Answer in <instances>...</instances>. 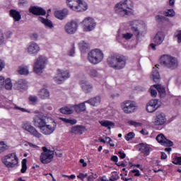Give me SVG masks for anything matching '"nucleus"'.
Here are the masks:
<instances>
[{
    "mask_svg": "<svg viewBox=\"0 0 181 181\" xmlns=\"http://www.w3.org/2000/svg\"><path fill=\"white\" fill-rule=\"evenodd\" d=\"M151 97H156L158 95V91L155 89H151Z\"/></svg>",
    "mask_w": 181,
    "mask_h": 181,
    "instance_id": "nucleus-58",
    "label": "nucleus"
},
{
    "mask_svg": "<svg viewBox=\"0 0 181 181\" xmlns=\"http://www.w3.org/2000/svg\"><path fill=\"white\" fill-rule=\"evenodd\" d=\"M134 138H135V133L134 132H129L124 136L126 141H131V139H134Z\"/></svg>",
    "mask_w": 181,
    "mask_h": 181,
    "instance_id": "nucleus-42",
    "label": "nucleus"
},
{
    "mask_svg": "<svg viewBox=\"0 0 181 181\" xmlns=\"http://www.w3.org/2000/svg\"><path fill=\"white\" fill-rule=\"evenodd\" d=\"M5 43V37L4 36V32L0 29V46Z\"/></svg>",
    "mask_w": 181,
    "mask_h": 181,
    "instance_id": "nucleus-46",
    "label": "nucleus"
},
{
    "mask_svg": "<svg viewBox=\"0 0 181 181\" xmlns=\"http://www.w3.org/2000/svg\"><path fill=\"white\" fill-rule=\"evenodd\" d=\"M86 131H87V129L85 126L76 125L71 127L70 133L74 135H83Z\"/></svg>",
    "mask_w": 181,
    "mask_h": 181,
    "instance_id": "nucleus-19",
    "label": "nucleus"
},
{
    "mask_svg": "<svg viewBox=\"0 0 181 181\" xmlns=\"http://www.w3.org/2000/svg\"><path fill=\"white\" fill-rule=\"evenodd\" d=\"M63 176L64 177H68L71 180H74V179H76V175L74 174H72L71 175H64Z\"/></svg>",
    "mask_w": 181,
    "mask_h": 181,
    "instance_id": "nucleus-57",
    "label": "nucleus"
},
{
    "mask_svg": "<svg viewBox=\"0 0 181 181\" xmlns=\"http://www.w3.org/2000/svg\"><path fill=\"white\" fill-rule=\"evenodd\" d=\"M1 162L8 169H13L18 168L19 165V158L16 153H8L1 158Z\"/></svg>",
    "mask_w": 181,
    "mask_h": 181,
    "instance_id": "nucleus-4",
    "label": "nucleus"
},
{
    "mask_svg": "<svg viewBox=\"0 0 181 181\" xmlns=\"http://www.w3.org/2000/svg\"><path fill=\"white\" fill-rule=\"evenodd\" d=\"M80 86L83 91L85 92L86 94H88V93H91V91H93V85L87 82V81H85V80L81 81Z\"/></svg>",
    "mask_w": 181,
    "mask_h": 181,
    "instance_id": "nucleus-21",
    "label": "nucleus"
},
{
    "mask_svg": "<svg viewBox=\"0 0 181 181\" xmlns=\"http://www.w3.org/2000/svg\"><path fill=\"white\" fill-rule=\"evenodd\" d=\"M100 124L102 127H105V128H108V129H110L111 127H114L115 125L114 122L108 120L101 121Z\"/></svg>",
    "mask_w": 181,
    "mask_h": 181,
    "instance_id": "nucleus-32",
    "label": "nucleus"
},
{
    "mask_svg": "<svg viewBox=\"0 0 181 181\" xmlns=\"http://www.w3.org/2000/svg\"><path fill=\"white\" fill-rule=\"evenodd\" d=\"M104 59V53L99 49L91 50L88 54V59L92 64H98Z\"/></svg>",
    "mask_w": 181,
    "mask_h": 181,
    "instance_id": "nucleus-5",
    "label": "nucleus"
},
{
    "mask_svg": "<svg viewBox=\"0 0 181 181\" xmlns=\"http://www.w3.org/2000/svg\"><path fill=\"white\" fill-rule=\"evenodd\" d=\"M156 67V68H155ZM155 67L153 68L152 76L153 80L155 83H158L160 79V75L159 74V71L157 69H159V64H156Z\"/></svg>",
    "mask_w": 181,
    "mask_h": 181,
    "instance_id": "nucleus-26",
    "label": "nucleus"
},
{
    "mask_svg": "<svg viewBox=\"0 0 181 181\" xmlns=\"http://www.w3.org/2000/svg\"><path fill=\"white\" fill-rule=\"evenodd\" d=\"M59 111L62 114H66L67 115H70V114H73V110L67 107H62Z\"/></svg>",
    "mask_w": 181,
    "mask_h": 181,
    "instance_id": "nucleus-38",
    "label": "nucleus"
},
{
    "mask_svg": "<svg viewBox=\"0 0 181 181\" xmlns=\"http://www.w3.org/2000/svg\"><path fill=\"white\" fill-rule=\"evenodd\" d=\"M30 37L32 40H37L39 35H37V33H33L30 35Z\"/></svg>",
    "mask_w": 181,
    "mask_h": 181,
    "instance_id": "nucleus-54",
    "label": "nucleus"
},
{
    "mask_svg": "<svg viewBox=\"0 0 181 181\" xmlns=\"http://www.w3.org/2000/svg\"><path fill=\"white\" fill-rule=\"evenodd\" d=\"M100 181H108V179H107V177L105 175H103V177H99Z\"/></svg>",
    "mask_w": 181,
    "mask_h": 181,
    "instance_id": "nucleus-63",
    "label": "nucleus"
},
{
    "mask_svg": "<svg viewBox=\"0 0 181 181\" xmlns=\"http://www.w3.org/2000/svg\"><path fill=\"white\" fill-rule=\"evenodd\" d=\"M5 86V78L4 76H0V89L4 88Z\"/></svg>",
    "mask_w": 181,
    "mask_h": 181,
    "instance_id": "nucleus-51",
    "label": "nucleus"
},
{
    "mask_svg": "<svg viewBox=\"0 0 181 181\" xmlns=\"http://www.w3.org/2000/svg\"><path fill=\"white\" fill-rule=\"evenodd\" d=\"M5 36L6 37V39H11V37L12 36V31H6L5 33Z\"/></svg>",
    "mask_w": 181,
    "mask_h": 181,
    "instance_id": "nucleus-59",
    "label": "nucleus"
},
{
    "mask_svg": "<svg viewBox=\"0 0 181 181\" xmlns=\"http://www.w3.org/2000/svg\"><path fill=\"white\" fill-rule=\"evenodd\" d=\"M28 100L31 104H36V103H37V96L30 95L28 98Z\"/></svg>",
    "mask_w": 181,
    "mask_h": 181,
    "instance_id": "nucleus-43",
    "label": "nucleus"
},
{
    "mask_svg": "<svg viewBox=\"0 0 181 181\" xmlns=\"http://www.w3.org/2000/svg\"><path fill=\"white\" fill-rule=\"evenodd\" d=\"M111 160H112V162H115V163H117L118 162V156H112Z\"/></svg>",
    "mask_w": 181,
    "mask_h": 181,
    "instance_id": "nucleus-61",
    "label": "nucleus"
},
{
    "mask_svg": "<svg viewBox=\"0 0 181 181\" xmlns=\"http://www.w3.org/2000/svg\"><path fill=\"white\" fill-rule=\"evenodd\" d=\"M156 141L158 144H160L163 146H167L168 148H170V146H173V143L172 141L168 139L163 134H158L156 138Z\"/></svg>",
    "mask_w": 181,
    "mask_h": 181,
    "instance_id": "nucleus-18",
    "label": "nucleus"
},
{
    "mask_svg": "<svg viewBox=\"0 0 181 181\" xmlns=\"http://www.w3.org/2000/svg\"><path fill=\"white\" fill-rule=\"evenodd\" d=\"M86 104H87V102L84 101L83 103L76 105L74 107L76 112H77V114L84 112V111L87 110V108L86 107Z\"/></svg>",
    "mask_w": 181,
    "mask_h": 181,
    "instance_id": "nucleus-28",
    "label": "nucleus"
},
{
    "mask_svg": "<svg viewBox=\"0 0 181 181\" xmlns=\"http://www.w3.org/2000/svg\"><path fill=\"white\" fill-rule=\"evenodd\" d=\"M38 21L43 23L47 28H49V29L53 28V23L52 21L49 19L44 18L43 17H38Z\"/></svg>",
    "mask_w": 181,
    "mask_h": 181,
    "instance_id": "nucleus-29",
    "label": "nucleus"
},
{
    "mask_svg": "<svg viewBox=\"0 0 181 181\" xmlns=\"http://www.w3.org/2000/svg\"><path fill=\"white\" fill-rule=\"evenodd\" d=\"M9 16L13 18L14 22H19L22 19L21 13L16 9H11L9 11Z\"/></svg>",
    "mask_w": 181,
    "mask_h": 181,
    "instance_id": "nucleus-22",
    "label": "nucleus"
},
{
    "mask_svg": "<svg viewBox=\"0 0 181 181\" xmlns=\"http://www.w3.org/2000/svg\"><path fill=\"white\" fill-rule=\"evenodd\" d=\"M150 149L151 148L146 146V144H139V151L140 152H141V153H144V156H149V153H151Z\"/></svg>",
    "mask_w": 181,
    "mask_h": 181,
    "instance_id": "nucleus-27",
    "label": "nucleus"
},
{
    "mask_svg": "<svg viewBox=\"0 0 181 181\" xmlns=\"http://www.w3.org/2000/svg\"><path fill=\"white\" fill-rule=\"evenodd\" d=\"M130 173H134V176L136 177L141 176V173H139V170H138V169L131 170Z\"/></svg>",
    "mask_w": 181,
    "mask_h": 181,
    "instance_id": "nucleus-49",
    "label": "nucleus"
},
{
    "mask_svg": "<svg viewBox=\"0 0 181 181\" xmlns=\"http://www.w3.org/2000/svg\"><path fill=\"white\" fill-rule=\"evenodd\" d=\"M163 15L168 18H173L176 15V13L173 9H168L167 11H164Z\"/></svg>",
    "mask_w": 181,
    "mask_h": 181,
    "instance_id": "nucleus-37",
    "label": "nucleus"
},
{
    "mask_svg": "<svg viewBox=\"0 0 181 181\" xmlns=\"http://www.w3.org/2000/svg\"><path fill=\"white\" fill-rule=\"evenodd\" d=\"M29 12L30 13H33V15H36L37 16H45V15H46L45 10L41 7L31 6L29 8Z\"/></svg>",
    "mask_w": 181,
    "mask_h": 181,
    "instance_id": "nucleus-20",
    "label": "nucleus"
},
{
    "mask_svg": "<svg viewBox=\"0 0 181 181\" xmlns=\"http://www.w3.org/2000/svg\"><path fill=\"white\" fill-rule=\"evenodd\" d=\"M47 117L43 115H37L33 117V124L36 128H39L41 134L43 135H52L57 127V123L54 119H51V122L48 123L46 120Z\"/></svg>",
    "mask_w": 181,
    "mask_h": 181,
    "instance_id": "nucleus-1",
    "label": "nucleus"
},
{
    "mask_svg": "<svg viewBox=\"0 0 181 181\" xmlns=\"http://www.w3.org/2000/svg\"><path fill=\"white\" fill-rule=\"evenodd\" d=\"M69 15V10L66 8H64L62 11H57L54 12V16L57 19H59L60 21H63L66 16Z\"/></svg>",
    "mask_w": 181,
    "mask_h": 181,
    "instance_id": "nucleus-23",
    "label": "nucleus"
},
{
    "mask_svg": "<svg viewBox=\"0 0 181 181\" xmlns=\"http://www.w3.org/2000/svg\"><path fill=\"white\" fill-rule=\"evenodd\" d=\"M71 9L75 12H84L88 9V5L83 0H78L76 5H74Z\"/></svg>",
    "mask_w": 181,
    "mask_h": 181,
    "instance_id": "nucleus-16",
    "label": "nucleus"
},
{
    "mask_svg": "<svg viewBox=\"0 0 181 181\" xmlns=\"http://www.w3.org/2000/svg\"><path fill=\"white\" fill-rule=\"evenodd\" d=\"M132 36H134V34L131 33H127L125 34H123V37L126 40H129V39H132Z\"/></svg>",
    "mask_w": 181,
    "mask_h": 181,
    "instance_id": "nucleus-47",
    "label": "nucleus"
},
{
    "mask_svg": "<svg viewBox=\"0 0 181 181\" xmlns=\"http://www.w3.org/2000/svg\"><path fill=\"white\" fill-rule=\"evenodd\" d=\"M134 3L131 0H125L124 2L121 1L116 4L115 7V13L122 18H127L134 15Z\"/></svg>",
    "mask_w": 181,
    "mask_h": 181,
    "instance_id": "nucleus-2",
    "label": "nucleus"
},
{
    "mask_svg": "<svg viewBox=\"0 0 181 181\" xmlns=\"http://www.w3.org/2000/svg\"><path fill=\"white\" fill-rule=\"evenodd\" d=\"M98 74V73L97 72V70L91 68L89 70V75L90 76V77H97V75Z\"/></svg>",
    "mask_w": 181,
    "mask_h": 181,
    "instance_id": "nucleus-44",
    "label": "nucleus"
},
{
    "mask_svg": "<svg viewBox=\"0 0 181 181\" xmlns=\"http://www.w3.org/2000/svg\"><path fill=\"white\" fill-rule=\"evenodd\" d=\"M154 87L156 88L160 95H165L166 94V90L161 85H154Z\"/></svg>",
    "mask_w": 181,
    "mask_h": 181,
    "instance_id": "nucleus-33",
    "label": "nucleus"
},
{
    "mask_svg": "<svg viewBox=\"0 0 181 181\" xmlns=\"http://www.w3.org/2000/svg\"><path fill=\"white\" fill-rule=\"evenodd\" d=\"M127 60H128L127 57L120 54H114L107 58V63L115 70H122L127 65Z\"/></svg>",
    "mask_w": 181,
    "mask_h": 181,
    "instance_id": "nucleus-3",
    "label": "nucleus"
},
{
    "mask_svg": "<svg viewBox=\"0 0 181 181\" xmlns=\"http://www.w3.org/2000/svg\"><path fill=\"white\" fill-rule=\"evenodd\" d=\"M5 69V62L0 59V71H2Z\"/></svg>",
    "mask_w": 181,
    "mask_h": 181,
    "instance_id": "nucleus-55",
    "label": "nucleus"
},
{
    "mask_svg": "<svg viewBox=\"0 0 181 181\" xmlns=\"http://www.w3.org/2000/svg\"><path fill=\"white\" fill-rule=\"evenodd\" d=\"M166 115L163 112L158 113L154 117L153 124L157 127H162V125H165L166 124Z\"/></svg>",
    "mask_w": 181,
    "mask_h": 181,
    "instance_id": "nucleus-15",
    "label": "nucleus"
},
{
    "mask_svg": "<svg viewBox=\"0 0 181 181\" xmlns=\"http://www.w3.org/2000/svg\"><path fill=\"white\" fill-rule=\"evenodd\" d=\"M132 30L134 33V34L136 35V37L137 38L139 37L140 33H139V30H138V28L132 26Z\"/></svg>",
    "mask_w": 181,
    "mask_h": 181,
    "instance_id": "nucleus-45",
    "label": "nucleus"
},
{
    "mask_svg": "<svg viewBox=\"0 0 181 181\" xmlns=\"http://www.w3.org/2000/svg\"><path fill=\"white\" fill-rule=\"evenodd\" d=\"M78 24L75 21H71L65 25L64 29L68 35H74L77 32Z\"/></svg>",
    "mask_w": 181,
    "mask_h": 181,
    "instance_id": "nucleus-14",
    "label": "nucleus"
},
{
    "mask_svg": "<svg viewBox=\"0 0 181 181\" xmlns=\"http://www.w3.org/2000/svg\"><path fill=\"white\" fill-rule=\"evenodd\" d=\"M58 76L54 78V80L57 84H63L64 80L70 78V72L68 70L63 71L61 69L57 70Z\"/></svg>",
    "mask_w": 181,
    "mask_h": 181,
    "instance_id": "nucleus-9",
    "label": "nucleus"
},
{
    "mask_svg": "<svg viewBox=\"0 0 181 181\" xmlns=\"http://www.w3.org/2000/svg\"><path fill=\"white\" fill-rule=\"evenodd\" d=\"M18 73L21 76H26L27 74H29V70H28V68H26V67L21 66L19 68Z\"/></svg>",
    "mask_w": 181,
    "mask_h": 181,
    "instance_id": "nucleus-40",
    "label": "nucleus"
},
{
    "mask_svg": "<svg viewBox=\"0 0 181 181\" xmlns=\"http://www.w3.org/2000/svg\"><path fill=\"white\" fill-rule=\"evenodd\" d=\"M128 124H129V125H131V126L135 127H139V125H141V123L136 122L133 121V120L129 121V122H128Z\"/></svg>",
    "mask_w": 181,
    "mask_h": 181,
    "instance_id": "nucleus-50",
    "label": "nucleus"
},
{
    "mask_svg": "<svg viewBox=\"0 0 181 181\" xmlns=\"http://www.w3.org/2000/svg\"><path fill=\"white\" fill-rule=\"evenodd\" d=\"M163 33L159 31L156 33L154 37V42L156 45H161L162 42H163Z\"/></svg>",
    "mask_w": 181,
    "mask_h": 181,
    "instance_id": "nucleus-30",
    "label": "nucleus"
},
{
    "mask_svg": "<svg viewBox=\"0 0 181 181\" xmlns=\"http://www.w3.org/2000/svg\"><path fill=\"white\" fill-rule=\"evenodd\" d=\"M88 175L87 173H79L77 175L78 179H81V180H84V179H86V177H88Z\"/></svg>",
    "mask_w": 181,
    "mask_h": 181,
    "instance_id": "nucleus-48",
    "label": "nucleus"
},
{
    "mask_svg": "<svg viewBox=\"0 0 181 181\" xmlns=\"http://www.w3.org/2000/svg\"><path fill=\"white\" fill-rule=\"evenodd\" d=\"M86 103H87V104H90V105H93V107H97V105H100V104H101V96L91 98L90 99L86 100Z\"/></svg>",
    "mask_w": 181,
    "mask_h": 181,
    "instance_id": "nucleus-24",
    "label": "nucleus"
},
{
    "mask_svg": "<svg viewBox=\"0 0 181 181\" xmlns=\"http://www.w3.org/2000/svg\"><path fill=\"white\" fill-rule=\"evenodd\" d=\"M163 19H165V16H163L160 15H158L156 16V22H162V21H163Z\"/></svg>",
    "mask_w": 181,
    "mask_h": 181,
    "instance_id": "nucleus-52",
    "label": "nucleus"
},
{
    "mask_svg": "<svg viewBox=\"0 0 181 181\" xmlns=\"http://www.w3.org/2000/svg\"><path fill=\"white\" fill-rule=\"evenodd\" d=\"M178 43H181V31L177 35Z\"/></svg>",
    "mask_w": 181,
    "mask_h": 181,
    "instance_id": "nucleus-64",
    "label": "nucleus"
},
{
    "mask_svg": "<svg viewBox=\"0 0 181 181\" xmlns=\"http://www.w3.org/2000/svg\"><path fill=\"white\" fill-rule=\"evenodd\" d=\"M118 153L120 159H125V158H127V154H125V153L119 151Z\"/></svg>",
    "mask_w": 181,
    "mask_h": 181,
    "instance_id": "nucleus-56",
    "label": "nucleus"
},
{
    "mask_svg": "<svg viewBox=\"0 0 181 181\" xmlns=\"http://www.w3.org/2000/svg\"><path fill=\"white\" fill-rule=\"evenodd\" d=\"M160 63L164 67L170 70H175V69L177 68V60L172 56L163 55L160 59Z\"/></svg>",
    "mask_w": 181,
    "mask_h": 181,
    "instance_id": "nucleus-6",
    "label": "nucleus"
},
{
    "mask_svg": "<svg viewBox=\"0 0 181 181\" xmlns=\"http://www.w3.org/2000/svg\"><path fill=\"white\" fill-rule=\"evenodd\" d=\"M83 30L84 32H91L95 28L97 23L94 21V19L90 17L86 18L83 21Z\"/></svg>",
    "mask_w": 181,
    "mask_h": 181,
    "instance_id": "nucleus-11",
    "label": "nucleus"
},
{
    "mask_svg": "<svg viewBox=\"0 0 181 181\" xmlns=\"http://www.w3.org/2000/svg\"><path fill=\"white\" fill-rule=\"evenodd\" d=\"M28 53L29 54H33V56H36L40 51V47H39V45L35 42H30L26 49Z\"/></svg>",
    "mask_w": 181,
    "mask_h": 181,
    "instance_id": "nucleus-17",
    "label": "nucleus"
},
{
    "mask_svg": "<svg viewBox=\"0 0 181 181\" xmlns=\"http://www.w3.org/2000/svg\"><path fill=\"white\" fill-rule=\"evenodd\" d=\"M28 146H30V148H33V149H36V148H37V146L35 144H33V143L28 142Z\"/></svg>",
    "mask_w": 181,
    "mask_h": 181,
    "instance_id": "nucleus-62",
    "label": "nucleus"
},
{
    "mask_svg": "<svg viewBox=\"0 0 181 181\" xmlns=\"http://www.w3.org/2000/svg\"><path fill=\"white\" fill-rule=\"evenodd\" d=\"M6 90H12V81L11 78H7L4 81V86Z\"/></svg>",
    "mask_w": 181,
    "mask_h": 181,
    "instance_id": "nucleus-36",
    "label": "nucleus"
},
{
    "mask_svg": "<svg viewBox=\"0 0 181 181\" xmlns=\"http://www.w3.org/2000/svg\"><path fill=\"white\" fill-rule=\"evenodd\" d=\"M14 86L18 90H25L28 87V82L25 79H19Z\"/></svg>",
    "mask_w": 181,
    "mask_h": 181,
    "instance_id": "nucleus-25",
    "label": "nucleus"
},
{
    "mask_svg": "<svg viewBox=\"0 0 181 181\" xmlns=\"http://www.w3.org/2000/svg\"><path fill=\"white\" fill-rule=\"evenodd\" d=\"M42 152L40 156V160L43 165H47L53 160L54 153H53V151L48 149L46 146H42Z\"/></svg>",
    "mask_w": 181,
    "mask_h": 181,
    "instance_id": "nucleus-7",
    "label": "nucleus"
},
{
    "mask_svg": "<svg viewBox=\"0 0 181 181\" xmlns=\"http://www.w3.org/2000/svg\"><path fill=\"white\" fill-rule=\"evenodd\" d=\"M78 0H66V4L69 6V8L71 9L74 5H77Z\"/></svg>",
    "mask_w": 181,
    "mask_h": 181,
    "instance_id": "nucleus-41",
    "label": "nucleus"
},
{
    "mask_svg": "<svg viewBox=\"0 0 181 181\" xmlns=\"http://www.w3.org/2000/svg\"><path fill=\"white\" fill-rule=\"evenodd\" d=\"M39 95L42 98V100H47V98L50 97V93L47 89L42 88L40 91Z\"/></svg>",
    "mask_w": 181,
    "mask_h": 181,
    "instance_id": "nucleus-31",
    "label": "nucleus"
},
{
    "mask_svg": "<svg viewBox=\"0 0 181 181\" xmlns=\"http://www.w3.org/2000/svg\"><path fill=\"white\" fill-rule=\"evenodd\" d=\"M174 163L175 165H181V157H177Z\"/></svg>",
    "mask_w": 181,
    "mask_h": 181,
    "instance_id": "nucleus-60",
    "label": "nucleus"
},
{
    "mask_svg": "<svg viewBox=\"0 0 181 181\" xmlns=\"http://www.w3.org/2000/svg\"><path fill=\"white\" fill-rule=\"evenodd\" d=\"M79 48L81 52H83L84 53V52H86L87 49H90V45L83 41V42L79 44Z\"/></svg>",
    "mask_w": 181,
    "mask_h": 181,
    "instance_id": "nucleus-35",
    "label": "nucleus"
},
{
    "mask_svg": "<svg viewBox=\"0 0 181 181\" xmlns=\"http://www.w3.org/2000/svg\"><path fill=\"white\" fill-rule=\"evenodd\" d=\"M159 107H160V101L158 99H153L146 104V111L150 113L155 112Z\"/></svg>",
    "mask_w": 181,
    "mask_h": 181,
    "instance_id": "nucleus-13",
    "label": "nucleus"
},
{
    "mask_svg": "<svg viewBox=\"0 0 181 181\" xmlns=\"http://www.w3.org/2000/svg\"><path fill=\"white\" fill-rule=\"evenodd\" d=\"M23 129L29 132L30 135L35 136V138H42V134H40L35 127L32 126V124L29 122H25L22 126Z\"/></svg>",
    "mask_w": 181,
    "mask_h": 181,
    "instance_id": "nucleus-10",
    "label": "nucleus"
},
{
    "mask_svg": "<svg viewBox=\"0 0 181 181\" xmlns=\"http://www.w3.org/2000/svg\"><path fill=\"white\" fill-rule=\"evenodd\" d=\"M47 63V58H46V57L40 55L34 64L35 73H36L37 74L39 73H42V70L45 69V66H46Z\"/></svg>",
    "mask_w": 181,
    "mask_h": 181,
    "instance_id": "nucleus-8",
    "label": "nucleus"
},
{
    "mask_svg": "<svg viewBox=\"0 0 181 181\" xmlns=\"http://www.w3.org/2000/svg\"><path fill=\"white\" fill-rule=\"evenodd\" d=\"M121 107L125 114H132L136 110V106L131 100H126L121 104Z\"/></svg>",
    "mask_w": 181,
    "mask_h": 181,
    "instance_id": "nucleus-12",
    "label": "nucleus"
},
{
    "mask_svg": "<svg viewBox=\"0 0 181 181\" xmlns=\"http://www.w3.org/2000/svg\"><path fill=\"white\" fill-rule=\"evenodd\" d=\"M28 162V160L26 158H24L22 160L21 162V173H26V170H28V165L26 164Z\"/></svg>",
    "mask_w": 181,
    "mask_h": 181,
    "instance_id": "nucleus-34",
    "label": "nucleus"
},
{
    "mask_svg": "<svg viewBox=\"0 0 181 181\" xmlns=\"http://www.w3.org/2000/svg\"><path fill=\"white\" fill-rule=\"evenodd\" d=\"M9 149V146H7L5 144V141H0V153L2 152H5V151H8Z\"/></svg>",
    "mask_w": 181,
    "mask_h": 181,
    "instance_id": "nucleus-39",
    "label": "nucleus"
},
{
    "mask_svg": "<svg viewBox=\"0 0 181 181\" xmlns=\"http://www.w3.org/2000/svg\"><path fill=\"white\" fill-rule=\"evenodd\" d=\"M74 53H76V52H75L74 44H73L72 45V48L70 49V51L69 52V56H74Z\"/></svg>",
    "mask_w": 181,
    "mask_h": 181,
    "instance_id": "nucleus-53",
    "label": "nucleus"
}]
</instances>
